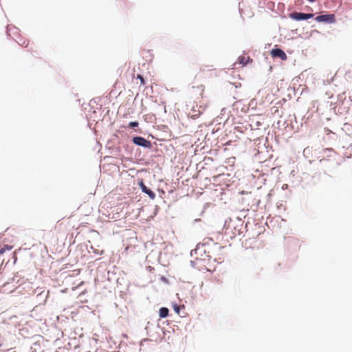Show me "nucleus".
Here are the masks:
<instances>
[{
    "label": "nucleus",
    "instance_id": "obj_1",
    "mask_svg": "<svg viewBox=\"0 0 352 352\" xmlns=\"http://www.w3.org/2000/svg\"><path fill=\"white\" fill-rule=\"evenodd\" d=\"M318 23H333L336 21V17L333 14L319 15L315 18Z\"/></svg>",
    "mask_w": 352,
    "mask_h": 352
},
{
    "label": "nucleus",
    "instance_id": "obj_2",
    "mask_svg": "<svg viewBox=\"0 0 352 352\" xmlns=\"http://www.w3.org/2000/svg\"><path fill=\"white\" fill-rule=\"evenodd\" d=\"M314 14H305L302 12H294L289 14V17L296 21L307 20L313 18Z\"/></svg>",
    "mask_w": 352,
    "mask_h": 352
},
{
    "label": "nucleus",
    "instance_id": "obj_3",
    "mask_svg": "<svg viewBox=\"0 0 352 352\" xmlns=\"http://www.w3.org/2000/svg\"><path fill=\"white\" fill-rule=\"evenodd\" d=\"M204 92V87L203 85L193 86L190 90V94L192 98H198L199 97L202 98Z\"/></svg>",
    "mask_w": 352,
    "mask_h": 352
},
{
    "label": "nucleus",
    "instance_id": "obj_4",
    "mask_svg": "<svg viewBox=\"0 0 352 352\" xmlns=\"http://www.w3.org/2000/svg\"><path fill=\"white\" fill-rule=\"evenodd\" d=\"M271 56L274 58H280L283 60H285L287 58L286 54L280 49L276 48L273 49L271 52Z\"/></svg>",
    "mask_w": 352,
    "mask_h": 352
},
{
    "label": "nucleus",
    "instance_id": "obj_5",
    "mask_svg": "<svg viewBox=\"0 0 352 352\" xmlns=\"http://www.w3.org/2000/svg\"><path fill=\"white\" fill-rule=\"evenodd\" d=\"M133 142L139 146H142L144 147H151V142L146 140L144 138L142 137H135L133 139Z\"/></svg>",
    "mask_w": 352,
    "mask_h": 352
},
{
    "label": "nucleus",
    "instance_id": "obj_6",
    "mask_svg": "<svg viewBox=\"0 0 352 352\" xmlns=\"http://www.w3.org/2000/svg\"><path fill=\"white\" fill-rule=\"evenodd\" d=\"M238 61L240 64H241L243 66H245L248 64L250 61H252V60L248 56H240L238 58Z\"/></svg>",
    "mask_w": 352,
    "mask_h": 352
},
{
    "label": "nucleus",
    "instance_id": "obj_7",
    "mask_svg": "<svg viewBox=\"0 0 352 352\" xmlns=\"http://www.w3.org/2000/svg\"><path fill=\"white\" fill-rule=\"evenodd\" d=\"M201 114L200 111L192 109L191 111L188 112V116L195 119L197 118Z\"/></svg>",
    "mask_w": 352,
    "mask_h": 352
},
{
    "label": "nucleus",
    "instance_id": "obj_8",
    "mask_svg": "<svg viewBox=\"0 0 352 352\" xmlns=\"http://www.w3.org/2000/svg\"><path fill=\"white\" fill-rule=\"evenodd\" d=\"M160 318H166L168 314V309L166 307H162L159 311Z\"/></svg>",
    "mask_w": 352,
    "mask_h": 352
},
{
    "label": "nucleus",
    "instance_id": "obj_9",
    "mask_svg": "<svg viewBox=\"0 0 352 352\" xmlns=\"http://www.w3.org/2000/svg\"><path fill=\"white\" fill-rule=\"evenodd\" d=\"M141 185H142V188L143 192H145L151 198H153L154 197V193L153 192V191L151 190L147 189L146 187L145 186H144L142 183H141Z\"/></svg>",
    "mask_w": 352,
    "mask_h": 352
},
{
    "label": "nucleus",
    "instance_id": "obj_10",
    "mask_svg": "<svg viewBox=\"0 0 352 352\" xmlns=\"http://www.w3.org/2000/svg\"><path fill=\"white\" fill-rule=\"evenodd\" d=\"M129 125L131 128L136 127L138 126V122H131Z\"/></svg>",
    "mask_w": 352,
    "mask_h": 352
},
{
    "label": "nucleus",
    "instance_id": "obj_11",
    "mask_svg": "<svg viewBox=\"0 0 352 352\" xmlns=\"http://www.w3.org/2000/svg\"><path fill=\"white\" fill-rule=\"evenodd\" d=\"M174 309H175V311L177 314H179V307L178 306L175 305V307H174Z\"/></svg>",
    "mask_w": 352,
    "mask_h": 352
},
{
    "label": "nucleus",
    "instance_id": "obj_12",
    "mask_svg": "<svg viewBox=\"0 0 352 352\" xmlns=\"http://www.w3.org/2000/svg\"><path fill=\"white\" fill-rule=\"evenodd\" d=\"M22 46L27 47L28 45V41H24L21 44Z\"/></svg>",
    "mask_w": 352,
    "mask_h": 352
},
{
    "label": "nucleus",
    "instance_id": "obj_13",
    "mask_svg": "<svg viewBox=\"0 0 352 352\" xmlns=\"http://www.w3.org/2000/svg\"><path fill=\"white\" fill-rule=\"evenodd\" d=\"M309 151V149L308 148H306L305 149H304V153H306Z\"/></svg>",
    "mask_w": 352,
    "mask_h": 352
},
{
    "label": "nucleus",
    "instance_id": "obj_14",
    "mask_svg": "<svg viewBox=\"0 0 352 352\" xmlns=\"http://www.w3.org/2000/svg\"><path fill=\"white\" fill-rule=\"evenodd\" d=\"M138 78H140L141 79L142 82H143V78L142 76H138Z\"/></svg>",
    "mask_w": 352,
    "mask_h": 352
},
{
    "label": "nucleus",
    "instance_id": "obj_15",
    "mask_svg": "<svg viewBox=\"0 0 352 352\" xmlns=\"http://www.w3.org/2000/svg\"><path fill=\"white\" fill-rule=\"evenodd\" d=\"M162 280H164V281H166V278H164V277H163V278H162Z\"/></svg>",
    "mask_w": 352,
    "mask_h": 352
},
{
    "label": "nucleus",
    "instance_id": "obj_16",
    "mask_svg": "<svg viewBox=\"0 0 352 352\" xmlns=\"http://www.w3.org/2000/svg\"><path fill=\"white\" fill-rule=\"evenodd\" d=\"M324 151H332V148H330V149L327 148V149H325Z\"/></svg>",
    "mask_w": 352,
    "mask_h": 352
},
{
    "label": "nucleus",
    "instance_id": "obj_17",
    "mask_svg": "<svg viewBox=\"0 0 352 352\" xmlns=\"http://www.w3.org/2000/svg\"><path fill=\"white\" fill-rule=\"evenodd\" d=\"M308 1H310V2H314V1H315L316 0H308Z\"/></svg>",
    "mask_w": 352,
    "mask_h": 352
},
{
    "label": "nucleus",
    "instance_id": "obj_18",
    "mask_svg": "<svg viewBox=\"0 0 352 352\" xmlns=\"http://www.w3.org/2000/svg\"><path fill=\"white\" fill-rule=\"evenodd\" d=\"M3 253V250H0V254H2Z\"/></svg>",
    "mask_w": 352,
    "mask_h": 352
},
{
    "label": "nucleus",
    "instance_id": "obj_19",
    "mask_svg": "<svg viewBox=\"0 0 352 352\" xmlns=\"http://www.w3.org/2000/svg\"><path fill=\"white\" fill-rule=\"evenodd\" d=\"M1 346V344H0V347Z\"/></svg>",
    "mask_w": 352,
    "mask_h": 352
}]
</instances>
